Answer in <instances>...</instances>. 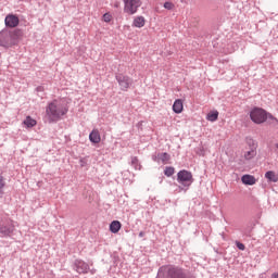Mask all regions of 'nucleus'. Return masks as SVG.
Segmentation results:
<instances>
[{
  "label": "nucleus",
  "instance_id": "obj_25",
  "mask_svg": "<svg viewBox=\"0 0 278 278\" xmlns=\"http://www.w3.org/2000/svg\"><path fill=\"white\" fill-rule=\"evenodd\" d=\"M103 21L104 23H110V21H112V15H110V13H104Z\"/></svg>",
  "mask_w": 278,
  "mask_h": 278
},
{
  "label": "nucleus",
  "instance_id": "obj_4",
  "mask_svg": "<svg viewBox=\"0 0 278 278\" xmlns=\"http://www.w3.org/2000/svg\"><path fill=\"white\" fill-rule=\"evenodd\" d=\"M250 118L256 125H262V123H266V121L269 125H273V123H276V125H278L277 117L273 116V114L266 112V110L262 108H254L250 112Z\"/></svg>",
  "mask_w": 278,
  "mask_h": 278
},
{
  "label": "nucleus",
  "instance_id": "obj_8",
  "mask_svg": "<svg viewBox=\"0 0 278 278\" xmlns=\"http://www.w3.org/2000/svg\"><path fill=\"white\" fill-rule=\"evenodd\" d=\"M124 1V12L126 14H136L138 12V8L142 5L140 0H123Z\"/></svg>",
  "mask_w": 278,
  "mask_h": 278
},
{
  "label": "nucleus",
  "instance_id": "obj_2",
  "mask_svg": "<svg viewBox=\"0 0 278 278\" xmlns=\"http://www.w3.org/2000/svg\"><path fill=\"white\" fill-rule=\"evenodd\" d=\"M67 113L68 109H66L64 104L59 103L58 100L48 103V106L46 108L49 123H58V121H61L62 116H65Z\"/></svg>",
  "mask_w": 278,
  "mask_h": 278
},
{
  "label": "nucleus",
  "instance_id": "obj_1",
  "mask_svg": "<svg viewBox=\"0 0 278 278\" xmlns=\"http://www.w3.org/2000/svg\"><path fill=\"white\" fill-rule=\"evenodd\" d=\"M157 276L164 278H197L192 270L168 265L161 266L159 268Z\"/></svg>",
  "mask_w": 278,
  "mask_h": 278
},
{
  "label": "nucleus",
  "instance_id": "obj_16",
  "mask_svg": "<svg viewBox=\"0 0 278 278\" xmlns=\"http://www.w3.org/2000/svg\"><path fill=\"white\" fill-rule=\"evenodd\" d=\"M159 162H162V164H168V162H170V154L167 152H159Z\"/></svg>",
  "mask_w": 278,
  "mask_h": 278
},
{
  "label": "nucleus",
  "instance_id": "obj_20",
  "mask_svg": "<svg viewBox=\"0 0 278 278\" xmlns=\"http://www.w3.org/2000/svg\"><path fill=\"white\" fill-rule=\"evenodd\" d=\"M131 166L135 167V170H140L142 168V165H140L138 161V156L131 157Z\"/></svg>",
  "mask_w": 278,
  "mask_h": 278
},
{
  "label": "nucleus",
  "instance_id": "obj_17",
  "mask_svg": "<svg viewBox=\"0 0 278 278\" xmlns=\"http://www.w3.org/2000/svg\"><path fill=\"white\" fill-rule=\"evenodd\" d=\"M265 178L268 179V181H273V184H277L278 176L275 175V172L268 170L265 173Z\"/></svg>",
  "mask_w": 278,
  "mask_h": 278
},
{
  "label": "nucleus",
  "instance_id": "obj_3",
  "mask_svg": "<svg viewBox=\"0 0 278 278\" xmlns=\"http://www.w3.org/2000/svg\"><path fill=\"white\" fill-rule=\"evenodd\" d=\"M23 36V30L15 29L10 31L8 29H3L0 31V47L3 49H10V47H14V45L18 43V38Z\"/></svg>",
  "mask_w": 278,
  "mask_h": 278
},
{
  "label": "nucleus",
  "instance_id": "obj_23",
  "mask_svg": "<svg viewBox=\"0 0 278 278\" xmlns=\"http://www.w3.org/2000/svg\"><path fill=\"white\" fill-rule=\"evenodd\" d=\"M3 188H5V178L0 174V197H3Z\"/></svg>",
  "mask_w": 278,
  "mask_h": 278
},
{
  "label": "nucleus",
  "instance_id": "obj_24",
  "mask_svg": "<svg viewBox=\"0 0 278 278\" xmlns=\"http://www.w3.org/2000/svg\"><path fill=\"white\" fill-rule=\"evenodd\" d=\"M236 247H237V249H239V251H244L247 249L244 243H242L240 241H236Z\"/></svg>",
  "mask_w": 278,
  "mask_h": 278
},
{
  "label": "nucleus",
  "instance_id": "obj_5",
  "mask_svg": "<svg viewBox=\"0 0 278 278\" xmlns=\"http://www.w3.org/2000/svg\"><path fill=\"white\" fill-rule=\"evenodd\" d=\"M177 181L180 184L179 190L188 191L190 186L194 184V178L192 177V172L181 169L177 173Z\"/></svg>",
  "mask_w": 278,
  "mask_h": 278
},
{
  "label": "nucleus",
  "instance_id": "obj_27",
  "mask_svg": "<svg viewBox=\"0 0 278 278\" xmlns=\"http://www.w3.org/2000/svg\"><path fill=\"white\" fill-rule=\"evenodd\" d=\"M152 160H153V162H157V164H160L159 153L157 154H153L152 155Z\"/></svg>",
  "mask_w": 278,
  "mask_h": 278
},
{
  "label": "nucleus",
  "instance_id": "obj_7",
  "mask_svg": "<svg viewBox=\"0 0 278 278\" xmlns=\"http://www.w3.org/2000/svg\"><path fill=\"white\" fill-rule=\"evenodd\" d=\"M14 220L7 219L0 222V236L2 238H11V236L14 233Z\"/></svg>",
  "mask_w": 278,
  "mask_h": 278
},
{
  "label": "nucleus",
  "instance_id": "obj_18",
  "mask_svg": "<svg viewBox=\"0 0 278 278\" xmlns=\"http://www.w3.org/2000/svg\"><path fill=\"white\" fill-rule=\"evenodd\" d=\"M146 21H144V17L143 16H137L135 20H134V23H132V26L134 27H142L144 25Z\"/></svg>",
  "mask_w": 278,
  "mask_h": 278
},
{
  "label": "nucleus",
  "instance_id": "obj_12",
  "mask_svg": "<svg viewBox=\"0 0 278 278\" xmlns=\"http://www.w3.org/2000/svg\"><path fill=\"white\" fill-rule=\"evenodd\" d=\"M89 140L92 142V144H99L101 142V135L99 134V130H92L89 134Z\"/></svg>",
  "mask_w": 278,
  "mask_h": 278
},
{
  "label": "nucleus",
  "instance_id": "obj_11",
  "mask_svg": "<svg viewBox=\"0 0 278 278\" xmlns=\"http://www.w3.org/2000/svg\"><path fill=\"white\" fill-rule=\"evenodd\" d=\"M241 181L244 186H255L257 179L253 175L245 174L241 177Z\"/></svg>",
  "mask_w": 278,
  "mask_h": 278
},
{
  "label": "nucleus",
  "instance_id": "obj_19",
  "mask_svg": "<svg viewBox=\"0 0 278 278\" xmlns=\"http://www.w3.org/2000/svg\"><path fill=\"white\" fill-rule=\"evenodd\" d=\"M206 119H208L211 123H215V121H218V111H211L206 115Z\"/></svg>",
  "mask_w": 278,
  "mask_h": 278
},
{
  "label": "nucleus",
  "instance_id": "obj_21",
  "mask_svg": "<svg viewBox=\"0 0 278 278\" xmlns=\"http://www.w3.org/2000/svg\"><path fill=\"white\" fill-rule=\"evenodd\" d=\"M164 175L166 177H173V175H175V167H173V166L165 167Z\"/></svg>",
  "mask_w": 278,
  "mask_h": 278
},
{
  "label": "nucleus",
  "instance_id": "obj_9",
  "mask_svg": "<svg viewBox=\"0 0 278 278\" xmlns=\"http://www.w3.org/2000/svg\"><path fill=\"white\" fill-rule=\"evenodd\" d=\"M74 270H76V273L79 275H86V273L90 270V265L81 260H76L74 262Z\"/></svg>",
  "mask_w": 278,
  "mask_h": 278
},
{
  "label": "nucleus",
  "instance_id": "obj_29",
  "mask_svg": "<svg viewBox=\"0 0 278 278\" xmlns=\"http://www.w3.org/2000/svg\"><path fill=\"white\" fill-rule=\"evenodd\" d=\"M271 278H278V274H274Z\"/></svg>",
  "mask_w": 278,
  "mask_h": 278
},
{
  "label": "nucleus",
  "instance_id": "obj_14",
  "mask_svg": "<svg viewBox=\"0 0 278 278\" xmlns=\"http://www.w3.org/2000/svg\"><path fill=\"white\" fill-rule=\"evenodd\" d=\"M121 227H123V225L121 224V222L118 220H113L110 224V231L111 233H118L121 231Z\"/></svg>",
  "mask_w": 278,
  "mask_h": 278
},
{
  "label": "nucleus",
  "instance_id": "obj_13",
  "mask_svg": "<svg viewBox=\"0 0 278 278\" xmlns=\"http://www.w3.org/2000/svg\"><path fill=\"white\" fill-rule=\"evenodd\" d=\"M173 112H175V114H181V112H184V101H181V99L175 100L173 104Z\"/></svg>",
  "mask_w": 278,
  "mask_h": 278
},
{
  "label": "nucleus",
  "instance_id": "obj_10",
  "mask_svg": "<svg viewBox=\"0 0 278 278\" xmlns=\"http://www.w3.org/2000/svg\"><path fill=\"white\" fill-rule=\"evenodd\" d=\"M4 23L5 27L14 29V27H18V23H21V20L14 14H9L5 16Z\"/></svg>",
  "mask_w": 278,
  "mask_h": 278
},
{
  "label": "nucleus",
  "instance_id": "obj_30",
  "mask_svg": "<svg viewBox=\"0 0 278 278\" xmlns=\"http://www.w3.org/2000/svg\"><path fill=\"white\" fill-rule=\"evenodd\" d=\"M276 149H278V143H276Z\"/></svg>",
  "mask_w": 278,
  "mask_h": 278
},
{
  "label": "nucleus",
  "instance_id": "obj_28",
  "mask_svg": "<svg viewBox=\"0 0 278 278\" xmlns=\"http://www.w3.org/2000/svg\"><path fill=\"white\" fill-rule=\"evenodd\" d=\"M144 236H146V232H144V231H140V232H139V238H144Z\"/></svg>",
  "mask_w": 278,
  "mask_h": 278
},
{
  "label": "nucleus",
  "instance_id": "obj_15",
  "mask_svg": "<svg viewBox=\"0 0 278 278\" xmlns=\"http://www.w3.org/2000/svg\"><path fill=\"white\" fill-rule=\"evenodd\" d=\"M23 125H25V127H27L28 129H31V127H36L37 122L36 119L31 118V116H27L23 122Z\"/></svg>",
  "mask_w": 278,
  "mask_h": 278
},
{
  "label": "nucleus",
  "instance_id": "obj_26",
  "mask_svg": "<svg viewBox=\"0 0 278 278\" xmlns=\"http://www.w3.org/2000/svg\"><path fill=\"white\" fill-rule=\"evenodd\" d=\"M164 8L165 10H173V8H175V4H173V2H165L164 3Z\"/></svg>",
  "mask_w": 278,
  "mask_h": 278
},
{
  "label": "nucleus",
  "instance_id": "obj_6",
  "mask_svg": "<svg viewBox=\"0 0 278 278\" xmlns=\"http://www.w3.org/2000/svg\"><path fill=\"white\" fill-rule=\"evenodd\" d=\"M115 79L119 86V90L123 92H127L131 86H134V78L125 75V74H116Z\"/></svg>",
  "mask_w": 278,
  "mask_h": 278
},
{
  "label": "nucleus",
  "instance_id": "obj_22",
  "mask_svg": "<svg viewBox=\"0 0 278 278\" xmlns=\"http://www.w3.org/2000/svg\"><path fill=\"white\" fill-rule=\"evenodd\" d=\"M255 155H257V152H255V150H250L244 153V160H253Z\"/></svg>",
  "mask_w": 278,
  "mask_h": 278
}]
</instances>
